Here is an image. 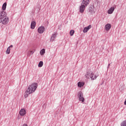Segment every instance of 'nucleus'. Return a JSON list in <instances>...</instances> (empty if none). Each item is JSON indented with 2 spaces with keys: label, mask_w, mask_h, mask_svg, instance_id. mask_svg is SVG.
<instances>
[{
  "label": "nucleus",
  "mask_w": 126,
  "mask_h": 126,
  "mask_svg": "<svg viewBox=\"0 0 126 126\" xmlns=\"http://www.w3.org/2000/svg\"><path fill=\"white\" fill-rule=\"evenodd\" d=\"M6 2H5L3 4L2 6V9L3 11L0 12V23L2 24H7L9 22V18L6 16V13L4 10L6 9Z\"/></svg>",
  "instance_id": "obj_1"
},
{
  "label": "nucleus",
  "mask_w": 126,
  "mask_h": 126,
  "mask_svg": "<svg viewBox=\"0 0 126 126\" xmlns=\"http://www.w3.org/2000/svg\"><path fill=\"white\" fill-rule=\"evenodd\" d=\"M90 1L89 0H83L81 3V5L79 8V11L81 13H83L84 10H85V7L87 6L89 4Z\"/></svg>",
  "instance_id": "obj_2"
},
{
  "label": "nucleus",
  "mask_w": 126,
  "mask_h": 126,
  "mask_svg": "<svg viewBox=\"0 0 126 126\" xmlns=\"http://www.w3.org/2000/svg\"><path fill=\"white\" fill-rule=\"evenodd\" d=\"M38 87V84L36 83H32L31 85H30L27 89L28 92H30V93H33L35 92L37 88Z\"/></svg>",
  "instance_id": "obj_3"
},
{
  "label": "nucleus",
  "mask_w": 126,
  "mask_h": 126,
  "mask_svg": "<svg viewBox=\"0 0 126 126\" xmlns=\"http://www.w3.org/2000/svg\"><path fill=\"white\" fill-rule=\"evenodd\" d=\"M78 97L79 98V101H81V102H84L85 101V99H84V97H83V93L81 92H79L78 94Z\"/></svg>",
  "instance_id": "obj_4"
},
{
  "label": "nucleus",
  "mask_w": 126,
  "mask_h": 126,
  "mask_svg": "<svg viewBox=\"0 0 126 126\" xmlns=\"http://www.w3.org/2000/svg\"><path fill=\"white\" fill-rule=\"evenodd\" d=\"M89 12H91V14H94L95 13L96 10L95 7L93 5H91L89 8Z\"/></svg>",
  "instance_id": "obj_5"
},
{
  "label": "nucleus",
  "mask_w": 126,
  "mask_h": 126,
  "mask_svg": "<svg viewBox=\"0 0 126 126\" xmlns=\"http://www.w3.org/2000/svg\"><path fill=\"white\" fill-rule=\"evenodd\" d=\"M85 77L86 78H88V79H91L92 80H94V78H93V75L92 74V73H87V74L85 75Z\"/></svg>",
  "instance_id": "obj_6"
},
{
  "label": "nucleus",
  "mask_w": 126,
  "mask_h": 126,
  "mask_svg": "<svg viewBox=\"0 0 126 126\" xmlns=\"http://www.w3.org/2000/svg\"><path fill=\"white\" fill-rule=\"evenodd\" d=\"M37 31L39 34H43L45 32V27L44 26H41L37 29Z\"/></svg>",
  "instance_id": "obj_7"
},
{
  "label": "nucleus",
  "mask_w": 126,
  "mask_h": 126,
  "mask_svg": "<svg viewBox=\"0 0 126 126\" xmlns=\"http://www.w3.org/2000/svg\"><path fill=\"white\" fill-rule=\"evenodd\" d=\"M57 32H55L54 33H53L51 36L50 38V42H54V41H55L56 38H57Z\"/></svg>",
  "instance_id": "obj_8"
},
{
  "label": "nucleus",
  "mask_w": 126,
  "mask_h": 126,
  "mask_svg": "<svg viewBox=\"0 0 126 126\" xmlns=\"http://www.w3.org/2000/svg\"><path fill=\"white\" fill-rule=\"evenodd\" d=\"M20 116H25L26 115V110L24 109H21L19 112Z\"/></svg>",
  "instance_id": "obj_9"
},
{
  "label": "nucleus",
  "mask_w": 126,
  "mask_h": 126,
  "mask_svg": "<svg viewBox=\"0 0 126 126\" xmlns=\"http://www.w3.org/2000/svg\"><path fill=\"white\" fill-rule=\"evenodd\" d=\"M111 27H112V25H111V24H107L105 26V30L106 31H109V30L111 29Z\"/></svg>",
  "instance_id": "obj_10"
},
{
  "label": "nucleus",
  "mask_w": 126,
  "mask_h": 126,
  "mask_svg": "<svg viewBox=\"0 0 126 126\" xmlns=\"http://www.w3.org/2000/svg\"><path fill=\"white\" fill-rule=\"evenodd\" d=\"M91 25H89L88 27L84 28V29L83 30L84 33H87L88 31L90 29H91Z\"/></svg>",
  "instance_id": "obj_11"
},
{
  "label": "nucleus",
  "mask_w": 126,
  "mask_h": 126,
  "mask_svg": "<svg viewBox=\"0 0 126 126\" xmlns=\"http://www.w3.org/2000/svg\"><path fill=\"white\" fill-rule=\"evenodd\" d=\"M114 10H115V7H111L108 10V14H112L113 12H114Z\"/></svg>",
  "instance_id": "obj_12"
},
{
  "label": "nucleus",
  "mask_w": 126,
  "mask_h": 126,
  "mask_svg": "<svg viewBox=\"0 0 126 126\" xmlns=\"http://www.w3.org/2000/svg\"><path fill=\"white\" fill-rule=\"evenodd\" d=\"M35 26H36V22L32 21L31 23V29H35Z\"/></svg>",
  "instance_id": "obj_13"
},
{
  "label": "nucleus",
  "mask_w": 126,
  "mask_h": 126,
  "mask_svg": "<svg viewBox=\"0 0 126 126\" xmlns=\"http://www.w3.org/2000/svg\"><path fill=\"white\" fill-rule=\"evenodd\" d=\"M30 94H32L31 93L29 92L28 91H27L25 93V98H27V97H28V95H29Z\"/></svg>",
  "instance_id": "obj_14"
},
{
  "label": "nucleus",
  "mask_w": 126,
  "mask_h": 126,
  "mask_svg": "<svg viewBox=\"0 0 126 126\" xmlns=\"http://www.w3.org/2000/svg\"><path fill=\"white\" fill-rule=\"evenodd\" d=\"M83 85H84V83L83 82H79L78 83V87H82V86H83Z\"/></svg>",
  "instance_id": "obj_15"
},
{
  "label": "nucleus",
  "mask_w": 126,
  "mask_h": 126,
  "mask_svg": "<svg viewBox=\"0 0 126 126\" xmlns=\"http://www.w3.org/2000/svg\"><path fill=\"white\" fill-rule=\"evenodd\" d=\"M6 54L9 55L10 54V47H8L7 50L6 51Z\"/></svg>",
  "instance_id": "obj_16"
},
{
  "label": "nucleus",
  "mask_w": 126,
  "mask_h": 126,
  "mask_svg": "<svg viewBox=\"0 0 126 126\" xmlns=\"http://www.w3.org/2000/svg\"><path fill=\"white\" fill-rule=\"evenodd\" d=\"M43 63L42 61H40L38 63V67H42L43 66Z\"/></svg>",
  "instance_id": "obj_17"
},
{
  "label": "nucleus",
  "mask_w": 126,
  "mask_h": 126,
  "mask_svg": "<svg viewBox=\"0 0 126 126\" xmlns=\"http://www.w3.org/2000/svg\"><path fill=\"white\" fill-rule=\"evenodd\" d=\"M121 126H126V120L123 121V122L121 124Z\"/></svg>",
  "instance_id": "obj_18"
},
{
  "label": "nucleus",
  "mask_w": 126,
  "mask_h": 126,
  "mask_svg": "<svg viewBox=\"0 0 126 126\" xmlns=\"http://www.w3.org/2000/svg\"><path fill=\"white\" fill-rule=\"evenodd\" d=\"M73 34H74V30H72L70 31V36H73Z\"/></svg>",
  "instance_id": "obj_19"
},
{
  "label": "nucleus",
  "mask_w": 126,
  "mask_h": 126,
  "mask_svg": "<svg viewBox=\"0 0 126 126\" xmlns=\"http://www.w3.org/2000/svg\"><path fill=\"white\" fill-rule=\"evenodd\" d=\"M40 55H44L45 54V49H42L40 52Z\"/></svg>",
  "instance_id": "obj_20"
},
{
  "label": "nucleus",
  "mask_w": 126,
  "mask_h": 126,
  "mask_svg": "<svg viewBox=\"0 0 126 126\" xmlns=\"http://www.w3.org/2000/svg\"><path fill=\"white\" fill-rule=\"evenodd\" d=\"M92 75H93V78H94V79H96V78H97V76L94 75L93 73H92Z\"/></svg>",
  "instance_id": "obj_21"
},
{
  "label": "nucleus",
  "mask_w": 126,
  "mask_h": 126,
  "mask_svg": "<svg viewBox=\"0 0 126 126\" xmlns=\"http://www.w3.org/2000/svg\"><path fill=\"white\" fill-rule=\"evenodd\" d=\"M34 52H35V50H32L30 51V53H31V55H33V54H34Z\"/></svg>",
  "instance_id": "obj_22"
},
{
  "label": "nucleus",
  "mask_w": 126,
  "mask_h": 126,
  "mask_svg": "<svg viewBox=\"0 0 126 126\" xmlns=\"http://www.w3.org/2000/svg\"><path fill=\"white\" fill-rule=\"evenodd\" d=\"M13 47V45H11L10 46H9V47H10V49L11 48H12Z\"/></svg>",
  "instance_id": "obj_23"
},
{
  "label": "nucleus",
  "mask_w": 126,
  "mask_h": 126,
  "mask_svg": "<svg viewBox=\"0 0 126 126\" xmlns=\"http://www.w3.org/2000/svg\"><path fill=\"white\" fill-rule=\"evenodd\" d=\"M23 126H28L27 124H24V125H23Z\"/></svg>",
  "instance_id": "obj_24"
},
{
  "label": "nucleus",
  "mask_w": 126,
  "mask_h": 126,
  "mask_svg": "<svg viewBox=\"0 0 126 126\" xmlns=\"http://www.w3.org/2000/svg\"><path fill=\"white\" fill-rule=\"evenodd\" d=\"M109 65H111V64H110V63H109V64H108V67H107V68H109Z\"/></svg>",
  "instance_id": "obj_25"
},
{
  "label": "nucleus",
  "mask_w": 126,
  "mask_h": 126,
  "mask_svg": "<svg viewBox=\"0 0 126 126\" xmlns=\"http://www.w3.org/2000/svg\"><path fill=\"white\" fill-rule=\"evenodd\" d=\"M28 56L29 57H30V55H29V53L28 54Z\"/></svg>",
  "instance_id": "obj_26"
}]
</instances>
